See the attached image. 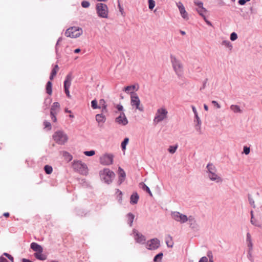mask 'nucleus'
Masks as SVG:
<instances>
[{
	"instance_id": "f257e3e1",
	"label": "nucleus",
	"mask_w": 262,
	"mask_h": 262,
	"mask_svg": "<svg viewBox=\"0 0 262 262\" xmlns=\"http://www.w3.org/2000/svg\"><path fill=\"white\" fill-rule=\"evenodd\" d=\"M99 176L102 182L107 184H110L115 178V174L109 168H105L99 171Z\"/></svg>"
},
{
	"instance_id": "f03ea898",
	"label": "nucleus",
	"mask_w": 262,
	"mask_h": 262,
	"mask_svg": "<svg viewBox=\"0 0 262 262\" xmlns=\"http://www.w3.org/2000/svg\"><path fill=\"white\" fill-rule=\"evenodd\" d=\"M170 58L173 69L176 74L178 77L181 76L183 74V66L181 61L171 54L170 56Z\"/></svg>"
},
{
	"instance_id": "7ed1b4c3",
	"label": "nucleus",
	"mask_w": 262,
	"mask_h": 262,
	"mask_svg": "<svg viewBox=\"0 0 262 262\" xmlns=\"http://www.w3.org/2000/svg\"><path fill=\"white\" fill-rule=\"evenodd\" d=\"M206 168L207 169V172L208 173V176L211 181H215L216 182L222 181L221 178L216 173V169L212 163H208Z\"/></svg>"
},
{
	"instance_id": "20e7f679",
	"label": "nucleus",
	"mask_w": 262,
	"mask_h": 262,
	"mask_svg": "<svg viewBox=\"0 0 262 262\" xmlns=\"http://www.w3.org/2000/svg\"><path fill=\"white\" fill-rule=\"evenodd\" d=\"M72 166L75 171L81 174L86 175L88 173L87 165L81 161H74Z\"/></svg>"
},
{
	"instance_id": "39448f33",
	"label": "nucleus",
	"mask_w": 262,
	"mask_h": 262,
	"mask_svg": "<svg viewBox=\"0 0 262 262\" xmlns=\"http://www.w3.org/2000/svg\"><path fill=\"white\" fill-rule=\"evenodd\" d=\"M53 139L56 143L60 145H63L67 142L68 137L63 131L58 130L54 134Z\"/></svg>"
},
{
	"instance_id": "423d86ee",
	"label": "nucleus",
	"mask_w": 262,
	"mask_h": 262,
	"mask_svg": "<svg viewBox=\"0 0 262 262\" xmlns=\"http://www.w3.org/2000/svg\"><path fill=\"white\" fill-rule=\"evenodd\" d=\"M130 104L132 106H135L137 110L140 112L144 111V107L140 105V100L137 93L130 92Z\"/></svg>"
},
{
	"instance_id": "0eeeda50",
	"label": "nucleus",
	"mask_w": 262,
	"mask_h": 262,
	"mask_svg": "<svg viewBox=\"0 0 262 262\" xmlns=\"http://www.w3.org/2000/svg\"><path fill=\"white\" fill-rule=\"evenodd\" d=\"M168 112L165 108H160L157 110L155 117L154 119L155 123H158L167 118Z\"/></svg>"
},
{
	"instance_id": "6e6552de",
	"label": "nucleus",
	"mask_w": 262,
	"mask_h": 262,
	"mask_svg": "<svg viewBox=\"0 0 262 262\" xmlns=\"http://www.w3.org/2000/svg\"><path fill=\"white\" fill-rule=\"evenodd\" d=\"M107 105L104 99L99 100V109H101V114H99V123L104 122L106 121L105 114H107Z\"/></svg>"
},
{
	"instance_id": "1a4fd4ad",
	"label": "nucleus",
	"mask_w": 262,
	"mask_h": 262,
	"mask_svg": "<svg viewBox=\"0 0 262 262\" xmlns=\"http://www.w3.org/2000/svg\"><path fill=\"white\" fill-rule=\"evenodd\" d=\"M114 155L112 154H105L99 158L100 163L103 165H110L113 164Z\"/></svg>"
},
{
	"instance_id": "9d476101",
	"label": "nucleus",
	"mask_w": 262,
	"mask_h": 262,
	"mask_svg": "<svg viewBox=\"0 0 262 262\" xmlns=\"http://www.w3.org/2000/svg\"><path fill=\"white\" fill-rule=\"evenodd\" d=\"M73 76L71 73H69L66 77V79L64 81V92L67 95V96L71 98V96L70 94L69 88L71 84V81L72 80Z\"/></svg>"
},
{
	"instance_id": "9b49d317",
	"label": "nucleus",
	"mask_w": 262,
	"mask_h": 262,
	"mask_svg": "<svg viewBox=\"0 0 262 262\" xmlns=\"http://www.w3.org/2000/svg\"><path fill=\"white\" fill-rule=\"evenodd\" d=\"M65 35L67 37L76 38L80 36V33L79 29L76 27H73L68 29L65 32Z\"/></svg>"
},
{
	"instance_id": "f8f14e48",
	"label": "nucleus",
	"mask_w": 262,
	"mask_h": 262,
	"mask_svg": "<svg viewBox=\"0 0 262 262\" xmlns=\"http://www.w3.org/2000/svg\"><path fill=\"white\" fill-rule=\"evenodd\" d=\"M160 246V241L157 238H153L147 242L146 247L149 250H155Z\"/></svg>"
},
{
	"instance_id": "ddd939ff",
	"label": "nucleus",
	"mask_w": 262,
	"mask_h": 262,
	"mask_svg": "<svg viewBox=\"0 0 262 262\" xmlns=\"http://www.w3.org/2000/svg\"><path fill=\"white\" fill-rule=\"evenodd\" d=\"M115 122L119 125L125 126L128 123V120L123 112H121L119 116L115 118Z\"/></svg>"
},
{
	"instance_id": "4468645a",
	"label": "nucleus",
	"mask_w": 262,
	"mask_h": 262,
	"mask_svg": "<svg viewBox=\"0 0 262 262\" xmlns=\"http://www.w3.org/2000/svg\"><path fill=\"white\" fill-rule=\"evenodd\" d=\"M108 13L107 5L103 3H99V17L107 18Z\"/></svg>"
},
{
	"instance_id": "2eb2a0df",
	"label": "nucleus",
	"mask_w": 262,
	"mask_h": 262,
	"mask_svg": "<svg viewBox=\"0 0 262 262\" xmlns=\"http://www.w3.org/2000/svg\"><path fill=\"white\" fill-rule=\"evenodd\" d=\"M251 222L255 226H260L261 224L260 214H251Z\"/></svg>"
},
{
	"instance_id": "dca6fc26",
	"label": "nucleus",
	"mask_w": 262,
	"mask_h": 262,
	"mask_svg": "<svg viewBox=\"0 0 262 262\" xmlns=\"http://www.w3.org/2000/svg\"><path fill=\"white\" fill-rule=\"evenodd\" d=\"M177 6L179 9L180 14L181 16L185 19L188 20L189 19V17L188 16V13L185 10V7L182 4V3L179 2L177 4Z\"/></svg>"
},
{
	"instance_id": "f3484780",
	"label": "nucleus",
	"mask_w": 262,
	"mask_h": 262,
	"mask_svg": "<svg viewBox=\"0 0 262 262\" xmlns=\"http://www.w3.org/2000/svg\"><path fill=\"white\" fill-rule=\"evenodd\" d=\"M172 217L181 223L186 222L188 220L187 217L183 214H172Z\"/></svg>"
},
{
	"instance_id": "a211bd4d",
	"label": "nucleus",
	"mask_w": 262,
	"mask_h": 262,
	"mask_svg": "<svg viewBox=\"0 0 262 262\" xmlns=\"http://www.w3.org/2000/svg\"><path fill=\"white\" fill-rule=\"evenodd\" d=\"M133 232L134 238L136 242L140 244H144L146 240L145 237L135 230H134Z\"/></svg>"
},
{
	"instance_id": "6ab92c4d",
	"label": "nucleus",
	"mask_w": 262,
	"mask_h": 262,
	"mask_svg": "<svg viewBox=\"0 0 262 262\" xmlns=\"http://www.w3.org/2000/svg\"><path fill=\"white\" fill-rule=\"evenodd\" d=\"M60 107V105L58 102H54L51 106L50 113H56V114H57V113L59 112Z\"/></svg>"
},
{
	"instance_id": "aec40b11",
	"label": "nucleus",
	"mask_w": 262,
	"mask_h": 262,
	"mask_svg": "<svg viewBox=\"0 0 262 262\" xmlns=\"http://www.w3.org/2000/svg\"><path fill=\"white\" fill-rule=\"evenodd\" d=\"M139 196L137 192H133L130 198V203L132 205L136 204L138 203Z\"/></svg>"
},
{
	"instance_id": "412c9836",
	"label": "nucleus",
	"mask_w": 262,
	"mask_h": 262,
	"mask_svg": "<svg viewBox=\"0 0 262 262\" xmlns=\"http://www.w3.org/2000/svg\"><path fill=\"white\" fill-rule=\"evenodd\" d=\"M139 89V85L138 83L136 84L128 85L124 87L123 91L126 93H128L130 90H135L137 91Z\"/></svg>"
},
{
	"instance_id": "4be33fe9",
	"label": "nucleus",
	"mask_w": 262,
	"mask_h": 262,
	"mask_svg": "<svg viewBox=\"0 0 262 262\" xmlns=\"http://www.w3.org/2000/svg\"><path fill=\"white\" fill-rule=\"evenodd\" d=\"M31 248L33 250L35 251V253L42 252L43 251L42 248L41 247V246L39 245L36 243H32L31 244Z\"/></svg>"
},
{
	"instance_id": "5701e85b",
	"label": "nucleus",
	"mask_w": 262,
	"mask_h": 262,
	"mask_svg": "<svg viewBox=\"0 0 262 262\" xmlns=\"http://www.w3.org/2000/svg\"><path fill=\"white\" fill-rule=\"evenodd\" d=\"M140 187L144 191H145L146 192H147L149 195L151 196H152V194L149 189V188L143 182H141L139 184Z\"/></svg>"
},
{
	"instance_id": "b1692460",
	"label": "nucleus",
	"mask_w": 262,
	"mask_h": 262,
	"mask_svg": "<svg viewBox=\"0 0 262 262\" xmlns=\"http://www.w3.org/2000/svg\"><path fill=\"white\" fill-rule=\"evenodd\" d=\"M46 93L48 95H51L52 93V83L51 81H48L46 86Z\"/></svg>"
},
{
	"instance_id": "393cba45",
	"label": "nucleus",
	"mask_w": 262,
	"mask_h": 262,
	"mask_svg": "<svg viewBox=\"0 0 262 262\" xmlns=\"http://www.w3.org/2000/svg\"><path fill=\"white\" fill-rule=\"evenodd\" d=\"M165 240L167 246L168 247L172 248L173 245V242L172 237L170 235H168L166 237Z\"/></svg>"
},
{
	"instance_id": "a878e982",
	"label": "nucleus",
	"mask_w": 262,
	"mask_h": 262,
	"mask_svg": "<svg viewBox=\"0 0 262 262\" xmlns=\"http://www.w3.org/2000/svg\"><path fill=\"white\" fill-rule=\"evenodd\" d=\"M42 252H39L34 253L35 257L40 260H44L47 259V256L42 253Z\"/></svg>"
},
{
	"instance_id": "bb28decb",
	"label": "nucleus",
	"mask_w": 262,
	"mask_h": 262,
	"mask_svg": "<svg viewBox=\"0 0 262 262\" xmlns=\"http://www.w3.org/2000/svg\"><path fill=\"white\" fill-rule=\"evenodd\" d=\"M62 155L63 157H64V160H66L67 162L71 161L73 159L72 156L68 151H63Z\"/></svg>"
},
{
	"instance_id": "cd10ccee",
	"label": "nucleus",
	"mask_w": 262,
	"mask_h": 262,
	"mask_svg": "<svg viewBox=\"0 0 262 262\" xmlns=\"http://www.w3.org/2000/svg\"><path fill=\"white\" fill-rule=\"evenodd\" d=\"M230 109L235 113H241L242 111L240 108V107L237 105H231L230 106Z\"/></svg>"
},
{
	"instance_id": "c85d7f7f",
	"label": "nucleus",
	"mask_w": 262,
	"mask_h": 262,
	"mask_svg": "<svg viewBox=\"0 0 262 262\" xmlns=\"http://www.w3.org/2000/svg\"><path fill=\"white\" fill-rule=\"evenodd\" d=\"M78 183L83 187H88L90 186L89 184L84 179H78Z\"/></svg>"
},
{
	"instance_id": "c756f323",
	"label": "nucleus",
	"mask_w": 262,
	"mask_h": 262,
	"mask_svg": "<svg viewBox=\"0 0 262 262\" xmlns=\"http://www.w3.org/2000/svg\"><path fill=\"white\" fill-rule=\"evenodd\" d=\"M129 142V139L128 138H125L123 141L121 142V147L122 148V150L123 151L126 149V145L128 144Z\"/></svg>"
},
{
	"instance_id": "7c9ffc66",
	"label": "nucleus",
	"mask_w": 262,
	"mask_h": 262,
	"mask_svg": "<svg viewBox=\"0 0 262 262\" xmlns=\"http://www.w3.org/2000/svg\"><path fill=\"white\" fill-rule=\"evenodd\" d=\"M44 170L48 174H51L53 171V168L51 166L46 165L44 167Z\"/></svg>"
},
{
	"instance_id": "2f4dec72",
	"label": "nucleus",
	"mask_w": 262,
	"mask_h": 262,
	"mask_svg": "<svg viewBox=\"0 0 262 262\" xmlns=\"http://www.w3.org/2000/svg\"><path fill=\"white\" fill-rule=\"evenodd\" d=\"M178 147V144H176L175 145H171L169 147V148L168 149V151L170 154H174L176 151Z\"/></svg>"
},
{
	"instance_id": "473e14b6",
	"label": "nucleus",
	"mask_w": 262,
	"mask_h": 262,
	"mask_svg": "<svg viewBox=\"0 0 262 262\" xmlns=\"http://www.w3.org/2000/svg\"><path fill=\"white\" fill-rule=\"evenodd\" d=\"M196 10L200 15H201L202 17L205 16V13L207 12V10L205 8L196 9Z\"/></svg>"
},
{
	"instance_id": "72a5a7b5",
	"label": "nucleus",
	"mask_w": 262,
	"mask_h": 262,
	"mask_svg": "<svg viewBox=\"0 0 262 262\" xmlns=\"http://www.w3.org/2000/svg\"><path fill=\"white\" fill-rule=\"evenodd\" d=\"M118 174L119 175V177L125 178L126 177V173H125L124 170L120 167H119L118 168Z\"/></svg>"
},
{
	"instance_id": "f704fd0d",
	"label": "nucleus",
	"mask_w": 262,
	"mask_h": 262,
	"mask_svg": "<svg viewBox=\"0 0 262 262\" xmlns=\"http://www.w3.org/2000/svg\"><path fill=\"white\" fill-rule=\"evenodd\" d=\"M248 201H249V204H250L251 206H252L253 208H255V205L254 204V201L253 199L251 197V195L250 194H248Z\"/></svg>"
},
{
	"instance_id": "c9c22d12",
	"label": "nucleus",
	"mask_w": 262,
	"mask_h": 262,
	"mask_svg": "<svg viewBox=\"0 0 262 262\" xmlns=\"http://www.w3.org/2000/svg\"><path fill=\"white\" fill-rule=\"evenodd\" d=\"M222 44L223 45L225 46L226 47L229 48L230 49V50H231L232 48V46L231 43L228 40H223L222 41Z\"/></svg>"
},
{
	"instance_id": "e433bc0d",
	"label": "nucleus",
	"mask_w": 262,
	"mask_h": 262,
	"mask_svg": "<svg viewBox=\"0 0 262 262\" xmlns=\"http://www.w3.org/2000/svg\"><path fill=\"white\" fill-rule=\"evenodd\" d=\"M148 8L150 10H152L155 6V2L154 0H148Z\"/></svg>"
},
{
	"instance_id": "4c0bfd02",
	"label": "nucleus",
	"mask_w": 262,
	"mask_h": 262,
	"mask_svg": "<svg viewBox=\"0 0 262 262\" xmlns=\"http://www.w3.org/2000/svg\"><path fill=\"white\" fill-rule=\"evenodd\" d=\"M247 241L248 242V246L249 247H252V244L251 242V235L249 233L247 234Z\"/></svg>"
},
{
	"instance_id": "58836bf2",
	"label": "nucleus",
	"mask_w": 262,
	"mask_h": 262,
	"mask_svg": "<svg viewBox=\"0 0 262 262\" xmlns=\"http://www.w3.org/2000/svg\"><path fill=\"white\" fill-rule=\"evenodd\" d=\"M91 106L93 109H97L98 108L97 101L96 99L92 101Z\"/></svg>"
},
{
	"instance_id": "ea45409f",
	"label": "nucleus",
	"mask_w": 262,
	"mask_h": 262,
	"mask_svg": "<svg viewBox=\"0 0 262 262\" xmlns=\"http://www.w3.org/2000/svg\"><path fill=\"white\" fill-rule=\"evenodd\" d=\"M95 154V152L93 150L84 151V154L85 156H88V157L92 156L94 155Z\"/></svg>"
},
{
	"instance_id": "a19ab883",
	"label": "nucleus",
	"mask_w": 262,
	"mask_h": 262,
	"mask_svg": "<svg viewBox=\"0 0 262 262\" xmlns=\"http://www.w3.org/2000/svg\"><path fill=\"white\" fill-rule=\"evenodd\" d=\"M43 125L45 128H47L48 130L51 129V124L50 122L45 120L43 122Z\"/></svg>"
},
{
	"instance_id": "79ce46f5",
	"label": "nucleus",
	"mask_w": 262,
	"mask_h": 262,
	"mask_svg": "<svg viewBox=\"0 0 262 262\" xmlns=\"http://www.w3.org/2000/svg\"><path fill=\"white\" fill-rule=\"evenodd\" d=\"M237 37H238L237 34L235 32H232L230 34V40L232 41L235 40L236 39H237Z\"/></svg>"
},
{
	"instance_id": "37998d69",
	"label": "nucleus",
	"mask_w": 262,
	"mask_h": 262,
	"mask_svg": "<svg viewBox=\"0 0 262 262\" xmlns=\"http://www.w3.org/2000/svg\"><path fill=\"white\" fill-rule=\"evenodd\" d=\"M194 3L196 6H198V9L204 8L203 3L201 1H195V2H194Z\"/></svg>"
},
{
	"instance_id": "c03bdc74",
	"label": "nucleus",
	"mask_w": 262,
	"mask_h": 262,
	"mask_svg": "<svg viewBox=\"0 0 262 262\" xmlns=\"http://www.w3.org/2000/svg\"><path fill=\"white\" fill-rule=\"evenodd\" d=\"M56 115V113H50L51 120L54 122H56L57 121Z\"/></svg>"
},
{
	"instance_id": "a18cd8bd",
	"label": "nucleus",
	"mask_w": 262,
	"mask_h": 262,
	"mask_svg": "<svg viewBox=\"0 0 262 262\" xmlns=\"http://www.w3.org/2000/svg\"><path fill=\"white\" fill-rule=\"evenodd\" d=\"M194 122H196V124H198V125H201L202 124L201 120L199 118L198 114H196V115L194 116Z\"/></svg>"
},
{
	"instance_id": "49530a36",
	"label": "nucleus",
	"mask_w": 262,
	"mask_h": 262,
	"mask_svg": "<svg viewBox=\"0 0 262 262\" xmlns=\"http://www.w3.org/2000/svg\"><path fill=\"white\" fill-rule=\"evenodd\" d=\"M81 6L83 8H88L90 6V3L88 1H83L81 2Z\"/></svg>"
},
{
	"instance_id": "de8ad7c7",
	"label": "nucleus",
	"mask_w": 262,
	"mask_h": 262,
	"mask_svg": "<svg viewBox=\"0 0 262 262\" xmlns=\"http://www.w3.org/2000/svg\"><path fill=\"white\" fill-rule=\"evenodd\" d=\"M128 219L129 220H130L129 225L130 226H132V223L133 222V220L134 219V216L133 214H128Z\"/></svg>"
},
{
	"instance_id": "09e8293b",
	"label": "nucleus",
	"mask_w": 262,
	"mask_h": 262,
	"mask_svg": "<svg viewBox=\"0 0 262 262\" xmlns=\"http://www.w3.org/2000/svg\"><path fill=\"white\" fill-rule=\"evenodd\" d=\"M250 147H247L246 146H244V150H243V152L246 154V155H248L249 153H250Z\"/></svg>"
},
{
	"instance_id": "8fccbe9b",
	"label": "nucleus",
	"mask_w": 262,
	"mask_h": 262,
	"mask_svg": "<svg viewBox=\"0 0 262 262\" xmlns=\"http://www.w3.org/2000/svg\"><path fill=\"white\" fill-rule=\"evenodd\" d=\"M199 262H208V258L206 256H204L200 259ZM210 262H213V260L210 259Z\"/></svg>"
},
{
	"instance_id": "3c124183",
	"label": "nucleus",
	"mask_w": 262,
	"mask_h": 262,
	"mask_svg": "<svg viewBox=\"0 0 262 262\" xmlns=\"http://www.w3.org/2000/svg\"><path fill=\"white\" fill-rule=\"evenodd\" d=\"M163 256V254L162 253H160L158 254H157L155 257H154V261H157L158 259H161L162 258V257Z\"/></svg>"
},
{
	"instance_id": "603ef678",
	"label": "nucleus",
	"mask_w": 262,
	"mask_h": 262,
	"mask_svg": "<svg viewBox=\"0 0 262 262\" xmlns=\"http://www.w3.org/2000/svg\"><path fill=\"white\" fill-rule=\"evenodd\" d=\"M125 178L119 177L118 181V184L119 185H121L125 180Z\"/></svg>"
},
{
	"instance_id": "864d4df0",
	"label": "nucleus",
	"mask_w": 262,
	"mask_h": 262,
	"mask_svg": "<svg viewBox=\"0 0 262 262\" xmlns=\"http://www.w3.org/2000/svg\"><path fill=\"white\" fill-rule=\"evenodd\" d=\"M116 107L119 111L123 110V106L121 104H117Z\"/></svg>"
},
{
	"instance_id": "5fc2aeb1",
	"label": "nucleus",
	"mask_w": 262,
	"mask_h": 262,
	"mask_svg": "<svg viewBox=\"0 0 262 262\" xmlns=\"http://www.w3.org/2000/svg\"><path fill=\"white\" fill-rule=\"evenodd\" d=\"M212 103L214 104V106H216L217 108H221V105L215 100L212 101Z\"/></svg>"
},
{
	"instance_id": "6e6d98bb",
	"label": "nucleus",
	"mask_w": 262,
	"mask_h": 262,
	"mask_svg": "<svg viewBox=\"0 0 262 262\" xmlns=\"http://www.w3.org/2000/svg\"><path fill=\"white\" fill-rule=\"evenodd\" d=\"M201 125H198V124H196L195 125V129L196 131L199 132L200 133H201Z\"/></svg>"
},
{
	"instance_id": "4d7b16f0",
	"label": "nucleus",
	"mask_w": 262,
	"mask_h": 262,
	"mask_svg": "<svg viewBox=\"0 0 262 262\" xmlns=\"http://www.w3.org/2000/svg\"><path fill=\"white\" fill-rule=\"evenodd\" d=\"M203 18L208 25L210 26H212L211 23L206 18V16H204Z\"/></svg>"
},
{
	"instance_id": "13d9d810",
	"label": "nucleus",
	"mask_w": 262,
	"mask_h": 262,
	"mask_svg": "<svg viewBox=\"0 0 262 262\" xmlns=\"http://www.w3.org/2000/svg\"><path fill=\"white\" fill-rule=\"evenodd\" d=\"M57 70L55 69H53L52 70V71H51V75L54 76H55L57 74Z\"/></svg>"
},
{
	"instance_id": "bf43d9fd",
	"label": "nucleus",
	"mask_w": 262,
	"mask_h": 262,
	"mask_svg": "<svg viewBox=\"0 0 262 262\" xmlns=\"http://www.w3.org/2000/svg\"><path fill=\"white\" fill-rule=\"evenodd\" d=\"M61 40H62V38L60 37H59V38H58V40H57V42H56V47H55V49H56V53L57 52V50H58V49H57V46H58V45L59 42L60 41H61Z\"/></svg>"
},
{
	"instance_id": "052dcab7",
	"label": "nucleus",
	"mask_w": 262,
	"mask_h": 262,
	"mask_svg": "<svg viewBox=\"0 0 262 262\" xmlns=\"http://www.w3.org/2000/svg\"><path fill=\"white\" fill-rule=\"evenodd\" d=\"M238 3L240 5H244L246 3V1L245 0H238Z\"/></svg>"
},
{
	"instance_id": "680f3d73",
	"label": "nucleus",
	"mask_w": 262,
	"mask_h": 262,
	"mask_svg": "<svg viewBox=\"0 0 262 262\" xmlns=\"http://www.w3.org/2000/svg\"><path fill=\"white\" fill-rule=\"evenodd\" d=\"M208 79H206L203 82V84L202 88H201L200 90H202V89H204L206 87V84L207 82Z\"/></svg>"
},
{
	"instance_id": "e2e57ef3",
	"label": "nucleus",
	"mask_w": 262,
	"mask_h": 262,
	"mask_svg": "<svg viewBox=\"0 0 262 262\" xmlns=\"http://www.w3.org/2000/svg\"><path fill=\"white\" fill-rule=\"evenodd\" d=\"M0 262H8V260L5 257L1 256L0 257Z\"/></svg>"
},
{
	"instance_id": "0e129e2a",
	"label": "nucleus",
	"mask_w": 262,
	"mask_h": 262,
	"mask_svg": "<svg viewBox=\"0 0 262 262\" xmlns=\"http://www.w3.org/2000/svg\"><path fill=\"white\" fill-rule=\"evenodd\" d=\"M192 110L194 114V116H195L196 114H198V112H197L196 108L193 105L192 106Z\"/></svg>"
},
{
	"instance_id": "69168bd1",
	"label": "nucleus",
	"mask_w": 262,
	"mask_h": 262,
	"mask_svg": "<svg viewBox=\"0 0 262 262\" xmlns=\"http://www.w3.org/2000/svg\"><path fill=\"white\" fill-rule=\"evenodd\" d=\"M118 8H119V11L120 12L123 14V8L121 6L120 4L119 3L118 4Z\"/></svg>"
},
{
	"instance_id": "338daca9",
	"label": "nucleus",
	"mask_w": 262,
	"mask_h": 262,
	"mask_svg": "<svg viewBox=\"0 0 262 262\" xmlns=\"http://www.w3.org/2000/svg\"><path fill=\"white\" fill-rule=\"evenodd\" d=\"M80 51H81V50L79 48H77V49H76L74 52L75 53H78L80 52Z\"/></svg>"
},
{
	"instance_id": "774afa93",
	"label": "nucleus",
	"mask_w": 262,
	"mask_h": 262,
	"mask_svg": "<svg viewBox=\"0 0 262 262\" xmlns=\"http://www.w3.org/2000/svg\"><path fill=\"white\" fill-rule=\"evenodd\" d=\"M204 110H205V111H207L208 110V106H207L206 104H204Z\"/></svg>"
}]
</instances>
